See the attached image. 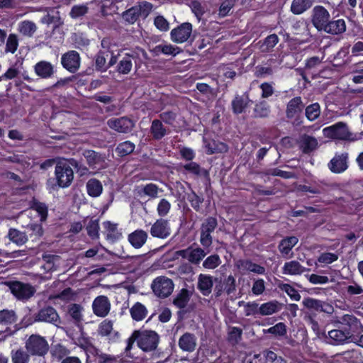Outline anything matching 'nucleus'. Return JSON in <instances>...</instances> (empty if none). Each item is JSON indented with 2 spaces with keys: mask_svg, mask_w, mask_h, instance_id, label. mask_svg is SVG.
<instances>
[{
  "mask_svg": "<svg viewBox=\"0 0 363 363\" xmlns=\"http://www.w3.org/2000/svg\"><path fill=\"white\" fill-rule=\"evenodd\" d=\"M299 145L303 152L308 154L318 147V143L315 137L305 134L301 137Z\"/></svg>",
  "mask_w": 363,
  "mask_h": 363,
  "instance_id": "b1692460",
  "label": "nucleus"
},
{
  "mask_svg": "<svg viewBox=\"0 0 363 363\" xmlns=\"http://www.w3.org/2000/svg\"><path fill=\"white\" fill-rule=\"evenodd\" d=\"M55 174L60 187L69 186L74 179V173L69 160H60L55 166Z\"/></svg>",
  "mask_w": 363,
  "mask_h": 363,
  "instance_id": "20e7f679",
  "label": "nucleus"
},
{
  "mask_svg": "<svg viewBox=\"0 0 363 363\" xmlns=\"http://www.w3.org/2000/svg\"><path fill=\"white\" fill-rule=\"evenodd\" d=\"M35 322H45L58 325L61 320L57 311L52 306H48L40 309L37 313H35V319L30 320L29 323H34Z\"/></svg>",
  "mask_w": 363,
  "mask_h": 363,
  "instance_id": "6e6552de",
  "label": "nucleus"
},
{
  "mask_svg": "<svg viewBox=\"0 0 363 363\" xmlns=\"http://www.w3.org/2000/svg\"><path fill=\"white\" fill-rule=\"evenodd\" d=\"M88 194L92 197H97L102 193L103 186L99 180L91 179L86 183Z\"/></svg>",
  "mask_w": 363,
  "mask_h": 363,
  "instance_id": "ea45409f",
  "label": "nucleus"
},
{
  "mask_svg": "<svg viewBox=\"0 0 363 363\" xmlns=\"http://www.w3.org/2000/svg\"><path fill=\"white\" fill-rule=\"evenodd\" d=\"M107 125L120 133H128L135 127V122L127 116L111 118L107 121Z\"/></svg>",
  "mask_w": 363,
  "mask_h": 363,
  "instance_id": "1a4fd4ad",
  "label": "nucleus"
},
{
  "mask_svg": "<svg viewBox=\"0 0 363 363\" xmlns=\"http://www.w3.org/2000/svg\"><path fill=\"white\" fill-rule=\"evenodd\" d=\"M348 154L335 155L328 164L329 169L335 174H340L348 168Z\"/></svg>",
  "mask_w": 363,
  "mask_h": 363,
  "instance_id": "f3484780",
  "label": "nucleus"
},
{
  "mask_svg": "<svg viewBox=\"0 0 363 363\" xmlns=\"http://www.w3.org/2000/svg\"><path fill=\"white\" fill-rule=\"evenodd\" d=\"M151 287L155 296L160 298H164L172 293L174 283L169 278L158 277L154 279Z\"/></svg>",
  "mask_w": 363,
  "mask_h": 363,
  "instance_id": "0eeeda50",
  "label": "nucleus"
},
{
  "mask_svg": "<svg viewBox=\"0 0 363 363\" xmlns=\"http://www.w3.org/2000/svg\"><path fill=\"white\" fill-rule=\"evenodd\" d=\"M336 328L328 331V342L330 345H340L350 342L352 332L354 333L357 327V318L353 315L345 314L335 321Z\"/></svg>",
  "mask_w": 363,
  "mask_h": 363,
  "instance_id": "f257e3e1",
  "label": "nucleus"
},
{
  "mask_svg": "<svg viewBox=\"0 0 363 363\" xmlns=\"http://www.w3.org/2000/svg\"><path fill=\"white\" fill-rule=\"evenodd\" d=\"M17 321V315L13 310H0V324L11 325Z\"/></svg>",
  "mask_w": 363,
  "mask_h": 363,
  "instance_id": "a19ab883",
  "label": "nucleus"
},
{
  "mask_svg": "<svg viewBox=\"0 0 363 363\" xmlns=\"http://www.w3.org/2000/svg\"><path fill=\"white\" fill-rule=\"evenodd\" d=\"M179 347L186 352H193L197 346V338L194 333H184L179 339Z\"/></svg>",
  "mask_w": 363,
  "mask_h": 363,
  "instance_id": "a211bd4d",
  "label": "nucleus"
},
{
  "mask_svg": "<svg viewBox=\"0 0 363 363\" xmlns=\"http://www.w3.org/2000/svg\"><path fill=\"white\" fill-rule=\"evenodd\" d=\"M192 32V25L190 23H183L178 27L172 30L171 40L177 43L186 42Z\"/></svg>",
  "mask_w": 363,
  "mask_h": 363,
  "instance_id": "ddd939ff",
  "label": "nucleus"
},
{
  "mask_svg": "<svg viewBox=\"0 0 363 363\" xmlns=\"http://www.w3.org/2000/svg\"><path fill=\"white\" fill-rule=\"evenodd\" d=\"M322 301H323L308 297L303 299V304L309 310L320 312Z\"/></svg>",
  "mask_w": 363,
  "mask_h": 363,
  "instance_id": "bf43d9fd",
  "label": "nucleus"
},
{
  "mask_svg": "<svg viewBox=\"0 0 363 363\" xmlns=\"http://www.w3.org/2000/svg\"><path fill=\"white\" fill-rule=\"evenodd\" d=\"M137 342L138 347L143 352H152L157 349L160 342L159 334L152 330H144L142 328L134 330L126 340V346L124 354L130 357V351L133 346Z\"/></svg>",
  "mask_w": 363,
  "mask_h": 363,
  "instance_id": "f03ea898",
  "label": "nucleus"
},
{
  "mask_svg": "<svg viewBox=\"0 0 363 363\" xmlns=\"http://www.w3.org/2000/svg\"><path fill=\"white\" fill-rule=\"evenodd\" d=\"M147 238V233L143 230H137L128 235V240L135 248H140Z\"/></svg>",
  "mask_w": 363,
  "mask_h": 363,
  "instance_id": "bb28decb",
  "label": "nucleus"
},
{
  "mask_svg": "<svg viewBox=\"0 0 363 363\" xmlns=\"http://www.w3.org/2000/svg\"><path fill=\"white\" fill-rule=\"evenodd\" d=\"M357 323L359 327H357V330H355L354 333L352 332L350 342H354L357 344L359 346L363 347V326L357 318Z\"/></svg>",
  "mask_w": 363,
  "mask_h": 363,
  "instance_id": "4d7b16f0",
  "label": "nucleus"
},
{
  "mask_svg": "<svg viewBox=\"0 0 363 363\" xmlns=\"http://www.w3.org/2000/svg\"><path fill=\"white\" fill-rule=\"evenodd\" d=\"M107 51L100 50L95 57V67L96 69L99 71H106L107 67H106V59L108 56Z\"/></svg>",
  "mask_w": 363,
  "mask_h": 363,
  "instance_id": "5fc2aeb1",
  "label": "nucleus"
},
{
  "mask_svg": "<svg viewBox=\"0 0 363 363\" xmlns=\"http://www.w3.org/2000/svg\"><path fill=\"white\" fill-rule=\"evenodd\" d=\"M155 52H162L166 55L176 56L177 54L182 52V50L177 46L172 45H159L155 48Z\"/></svg>",
  "mask_w": 363,
  "mask_h": 363,
  "instance_id": "49530a36",
  "label": "nucleus"
},
{
  "mask_svg": "<svg viewBox=\"0 0 363 363\" xmlns=\"http://www.w3.org/2000/svg\"><path fill=\"white\" fill-rule=\"evenodd\" d=\"M251 100L247 94L242 95H235L231 101L232 111L235 114H240L245 112V109L249 106Z\"/></svg>",
  "mask_w": 363,
  "mask_h": 363,
  "instance_id": "6ab92c4d",
  "label": "nucleus"
},
{
  "mask_svg": "<svg viewBox=\"0 0 363 363\" xmlns=\"http://www.w3.org/2000/svg\"><path fill=\"white\" fill-rule=\"evenodd\" d=\"M103 225L106 230L108 240L115 242L121 238V233L118 230L117 224L106 221L103 223Z\"/></svg>",
  "mask_w": 363,
  "mask_h": 363,
  "instance_id": "e433bc0d",
  "label": "nucleus"
},
{
  "mask_svg": "<svg viewBox=\"0 0 363 363\" xmlns=\"http://www.w3.org/2000/svg\"><path fill=\"white\" fill-rule=\"evenodd\" d=\"M61 63L64 68L72 73L78 70L80 66V57L77 51L72 50L64 54L61 58Z\"/></svg>",
  "mask_w": 363,
  "mask_h": 363,
  "instance_id": "2eb2a0df",
  "label": "nucleus"
},
{
  "mask_svg": "<svg viewBox=\"0 0 363 363\" xmlns=\"http://www.w3.org/2000/svg\"><path fill=\"white\" fill-rule=\"evenodd\" d=\"M6 285L18 300H28L35 293V289L33 286L19 281H9Z\"/></svg>",
  "mask_w": 363,
  "mask_h": 363,
  "instance_id": "423d86ee",
  "label": "nucleus"
},
{
  "mask_svg": "<svg viewBox=\"0 0 363 363\" xmlns=\"http://www.w3.org/2000/svg\"><path fill=\"white\" fill-rule=\"evenodd\" d=\"M34 71L39 77L49 79L53 76L55 68L50 62L42 60L35 65Z\"/></svg>",
  "mask_w": 363,
  "mask_h": 363,
  "instance_id": "aec40b11",
  "label": "nucleus"
},
{
  "mask_svg": "<svg viewBox=\"0 0 363 363\" xmlns=\"http://www.w3.org/2000/svg\"><path fill=\"white\" fill-rule=\"evenodd\" d=\"M140 15V9L133 6L123 13V19L129 23H134Z\"/></svg>",
  "mask_w": 363,
  "mask_h": 363,
  "instance_id": "3c124183",
  "label": "nucleus"
},
{
  "mask_svg": "<svg viewBox=\"0 0 363 363\" xmlns=\"http://www.w3.org/2000/svg\"><path fill=\"white\" fill-rule=\"evenodd\" d=\"M325 137L340 140H352V133L349 130L347 125L344 122H338L333 125L323 128Z\"/></svg>",
  "mask_w": 363,
  "mask_h": 363,
  "instance_id": "39448f33",
  "label": "nucleus"
},
{
  "mask_svg": "<svg viewBox=\"0 0 363 363\" xmlns=\"http://www.w3.org/2000/svg\"><path fill=\"white\" fill-rule=\"evenodd\" d=\"M171 208L170 203L165 199H162L160 200L157 207V211L160 216L163 217L168 214Z\"/></svg>",
  "mask_w": 363,
  "mask_h": 363,
  "instance_id": "69168bd1",
  "label": "nucleus"
},
{
  "mask_svg": "<svg viewBox=\"0 0 363 363\" xmlns=\"http://www.w3.org/2000/svg\"><path fill=\"white\" fill-rule=\"evenodd\" d=\"M279 42V38L276 34H272L267 36L262 44L260 45V49L262 52H269Z\"/></svg>",
  "mask_w": 363,
  "mask_h": 363,
  "instance_id": "603ef678",
  "label": "nucleus"
},
{
  "mask_svg": "<svg viewBox=\"0 0 363 363\" xmlns=\"http://www.w3.org/2000/svg\"><path fill=\"white\" fill-rule=\"evenodd\" d=\"M148 311L145 305L140 302H135L130 308V314L132 319L139 322L145 318L147 315Z\"/></svg>",
  "mask_w": 363,
  "mask_h": 363,
  "instance_id": "393cba45",
  "label": "nucleus"
},
{
  "mask_svg": "<svg viewBox=\"0 0 363 363\" xmlns=\"http://www.w3.org/2000/svg\"><path fill=\"white\" fill-rule=\"evenodd\" d=\"M93 313L98 317L104 318L110 312L111 302L104 295L96 296L92 303Z\"/></svg>",
  "mask_w": 363,
  "mask_h": 363,
  "instance_id": "4468645a",
  "label": "nucleus"
},
{
  "mask_svg": "<svg viewBox=\"0 0 363 363\" xmlns=\"http://www.w3.org/2000/svg\"><path fill=\"white\" fill-rule=\"evenodd\" d=\"M88 10L89 9L86 5H75L72 6L69 15L72 18H78L86 14Z\"/></svg>",
  "mask_w": 363,
  "mask_h": 363,
  "instance_id": "680f3d73",
  "label": "nucleus"
},
{
  "mask_svg": "<svg viewBox=\"0 0 363 363\" xmlns=\"http://www.w3.org/2000/svg\"><path fill=\"white\" fill-rule=\"evenodd\" d=\"M113 321L108 319L104 320L99 325L98 333L102 337L111 335L113 330Z\"/></svg>",
  "mask_w": 363,
  "mask_h": 363,
  "instance_id": "864d4df0",
  "label": "nucleus"
},
{
  "mask_svg": "<svg viewBox=\"0 0 363 363\" xmlns=\"http://www.w3.org/2000/svg\"><path fill=\"white\" fill-rule=\"evenodd\" d=\"M133 63L131 60L125 56L119 62L117 67V71L121 74H127L131 71Z\"/></svg>",
  "mask_w": 363,
  "mask_h": 363,
  "instance_id": "13d9d810",
  "label": "nucleus"
},
{
  "mask_svg": "<svg viewBox=\"0 0 363 363\" xmlns=\"http://www.w3.org/2000/svg\"><path fill=\"white\" fill-rule=\"evenodd\" d=\"M99 225L97 220H91L87 226L86 230L88 235L92 238L95 239L99 237Z\"/></svg>",
  "mask_w": 363,
  "mask_h": 363,
  "instance_id": "774afa93",
  "label": "nucleus"
},
{
  "mask_svg": "<svg viewBox=\"0 0 363 363\" xmlns=\"http://www.w3.org/2000/svg\"><path fill=\"white\" fill-rule=\"evenodd\" d=\"M280 310V304L277 301H268L259 306V315H269Z\"/></svg>",
  "mask_w": 363,
  "mask_h": 363,
  "instance_id": "58836bf2",
  "label": "nucleus"
},
{
  "mask_svg": "<svg viewBox=\"0 0 363 363\" xmlns=\"http://www.w3.org/2000/svg\"><path fill=\"white\" fill-rule=\"evenodd\" d=\"M320 115V106L318 103H313L305 108V116L309 121H314Z\"/></svg>",
  "mask_w": 363,
  "mask_h": 363,
  "instance_id": "37998d69",
  "label": "nucleus"
},
{
  "mask_svg": "<svg viewBox=\"0 0 363 363\" xmlns=\"http://www.w3.org/2000/svg\"><path fill=\"white\" fill-rule=\"evenodd\" d=\"M82 347L86 354V361L89 359L91 363H106L108 360H115L113 356L104 353L91 344Z\"/></svg>",
  "mask_w": 363,
  "mask_h": 363,
  "instance_id": "9b49d317",
  "label": "nucleus"
},
{
  "mask_svg": "<svg viewBox=\"0 0 363 363\" xmlns=\"http://www.w3.org/2000/svg\"><path fill=\"white\" fill-rule=\"evenodd\" d=\"M359 353L356 350H347L340 354H337L331 361H338L340 363H357Z\"/></svg>",
  "mask_w": 363,
  "mask_h": 363,
  "instance_id": "7c9ffc66",
  "label": "nucleus"
},
{
  "mask_svg": "<svg viewBox=\"0 0 363 363\" xmlns=\"http://www.w3.org/2000/svg\"><path fill=\"white\" fill-rule=\"evenodd\" d=\"M25 348L31 356L44 357L49 351V345L45 337L32 334L26 340Z\"/></svg>",
  "mask_w": 363,
  "mask_h": 363,
  "instance_id": "7ed1b4c3",
  "label": "nucleus"
},
{
  "mask_svg": "<svg viewBox=\"0 0 363 363\" xmlns=\"http://www.w3.org/2000/svg\"><path fill=\"white\" fill-rule=\"evenodd\" d=\"M82 306L78 303H71L68 306L67 313L77 326L81 324L82 320Z\"/></svg>",
  "mask_w": 363,
  "mask_h": 363,
  "instance_id": "f704fd0d",
  "label": "nucleus"
},
{
  "mask_svg": "<svg viewBox=\"0 0 363 363\" xmlns=\"http://www.w3.org/2000/svg\"><path fill=\"white\" fill-rule=\"evenodd\" d=\"M36 24L28 20L23 21L18 23V31L23 36L31 38L37 31Z\"/></svg>",
  "mask_w": 363,
  "mask_h": 363,
  "instance_id": "c85d7f7f",
  "label": "nucleus"
},
{
  "mask_svg": "<svg viewBox=\"0 0 363 363\" xmlns=\"http://www.w3.org/2000/svg\"><path fill=\"white\" fill-rule=\"evenodd\" d=\"M279 288L284 291L291 300L298 301L301 299V295L298 291L289 284L281 283L279 284Z\"/></svg>",
  "mask_w": 363,
  "mask_h": 363,
  "instance_id": "de8ad7c7",
  "label": "nucleus"
},
{
  "mask_svg": "<svg viewBox=\"0 0 363 363\" xmlns=\"http://www.w3.org/2000/svg\"><path fill=\"white\" fill-rule=\"evenodd\" d=\"M305 106L301 96H296L291 99L286 104V117L289 119H295L293 124L298 125V117L302 113Z\"/></svg>",
  "mask_w": 363,
  "mask_h": 363,
  "instance_id": "9d476101",
  "label": "nucleus"
},
{
  "mask_svg": "<svg viewBox=\"0 0 363 363\" xmlns=\"http://www.w3.org/2000/svg\"><path fill=\"white\" fill-rule=\"evenodd\" d=\"M31 208L37 211L40 216V221H45L48 217V206L45 203L33 201L31 205Z\"/></svg>",
  "mask_w": 363,
  "mask_h": 363,
  "instance_id": "6e6d98bb",
  "label": "nucleus"
},
{
  "mask_svg": "<svg viewBox=\"0 0 363 363\" xmlns=\"http://www.w3.org/2000/svg\"><path fill=\"white\" fill-rule=\"evenodd\" d=\"M217 225V220L213 217H208L202 223L201 230L211 233L216 229Z\"/></svg>",
  "mask_w": 363,
  "mask_h": 363,
  "instance_id": "0e129e2a",
  "label": "nucleus"
},
{
  "mask_svg": "<svg viewBox=\"0 0 363 363\" xmlns=\"http://www.w3.org/2000/svg\"><path fill=\"white\" fill-rule=\"evenodd\" d=\"M135 144L130 141L120 143L116 150L119 156L123 157L132 153L135 150Z\"/></svg>",
  "mask_w": 363,
  "mask_h": 363,
  "instance_id": "09e8293b",
  "label": "nucleus"
},
{
  "mask_svg": "<svg viewBox=\"0 0 363 363\" xmlns=\"http://www.w3.org/2000/svg\"><path fill=\"white\" fill-rule=\"evenodd\" d=\"M83 155L86 158L89 166H94L101 161L100 155L94 150H85Z\"/></svg>",
  "mask_w": 363,
  "mask_h": 363,
  "instance_id": "e2e57ef3",
  "label": "nucleus"
},
{
  "mask_svg": "<svg viewBox=\"0 0 363 363\" xmlns=\"http://www.w3.org/2000/svg\"><path fill=\"white\" fill-rule=\"evenodd\" d=\"M313 4V0H293L291 11L294 14L299 15L310 9Z\"/></svg>",
  "mask_w": 363,
  "mask_h": 363,
  "instance_id": "473e14b6",
  "label": "nucleus"
},
{
  "mask_svg": "<svg viewBox=\"0 0 363 363\" xmlns=\"http://www.w3.org/2000/svg\"><path fill=\"white\" fill-rule=\"evenodd\" d=\"M184 168L185 169V170H186L191 173H193L196 175L207 176L208 174L206 169H201L197 163L194 162H191L190 163H188V164L184 165Z\"/></svg>",
  "mask_w": 363,
  "mask_h": 363,
  "instance_id": "052dcab7",
  "label": "nucleus"
},
{
  "mask_svg": "<svg viewBox=\"0 0 363 363\" xmlns=\"http://www.w3.org/2000/svg\"><path fill=\"white\" fill-rule=\"evenodd\" d=\"M213 285L212 277L210 275L200 274L198 281V289L204 296H208Z\"/></svg>",
  "mask_w": 363,
  "mask_h": 363,
  "instance_id": "cd10ccee",
  "label": "nucleus"
},
{
  "mask_svg": "<svg viewBox=\"0 0 363 363\" xmlns=\"http://www.w3.org/2000/svg\"><path fill=\"white\" fill-rule=\"evenodd\" d=\"M136 191L138 196L141 198L147 196L152 199L158 198L159 194L163 191L162 189H160L153 183H149L144 186H138Z\"/></svg>",
  "mask_w": 363,
  "mask_h": 363,
  "instance_id": "412c9836",
  "label": "nucleus"
},
{
  "mask_svg": "<svg viewBox=\"0 0 363 363\" xmlns=\"http://www.w3.org/2000/svg\"><path fill=\"white\" fill-rule=\"evenodd\" d=\"M330 19V14L323 6H315L312 11V23L319 31H322Z\"/></svg>",
  "mask_w": 363,
  "mask_h": 363,
  "instance_id": "f8f14e48",
  "label": "nucleus"
},
{
  "mask_svg": "<svg viewBox=\"0 0 363 363\" xmlns=\"http://www.w3.org/2000/svg\"><path fill=\"white\" fill-rule=\"evenodd\" d=\"M30 354L26 350L22 348L17 350H12L11 351V358L12 363H29L30 359Z\"/></svg>",
  "mask_w": 363,
  "mask_h": 363,
  "instance_id": "c9c22d12",
  "label": "nucleus"
},
{
  "mask_svg": "<svg viewBox=\"0 0 363 363\" xmlns=\"http://www.w3.org/2000/svg\"><path fill=\"white\" fill-rule=\"evenodd\" d=\"M51 356L54 359L60 362L69 356L70 350L61 343L55 345L50 351Z\"/></svg>",
  "mask_w": 363,
  "mask_h": 363,
  "instance_id": "2f4dec72",
  "label": "nucleus"
},
{
  "mask_svg": "<svg viewBox=\"0 0 363 363\" xmlns=\"http://www.w3.org/2000/svg\"><path fill=\"white\" fill-rule=\"evenodd\" d=\"M234 6V2L233 0H225L223 1L218 9V16L220 18L226 16L230 10Z\"/></svg>",
  "mask_w": 363,
  "mask_h": 363,
  "instance_id": "338daca9",
  "label": "nucleus"
},
{
  "mask_svg": "<svg viewBox=\"0 0 363 363\" xmlns=\"http://www.w3.org/2000/svg\"><path fill=\"white\" fill-rule=\"evenodd\" d=\"M114 255H117L120 257L125 258L126 262L128 263L129 269L130 271H135L140 265L145 262V255H133V256H123L125 251H118L120 254L113 252L112 251H107Z\"/></svg>",
  "mask_w": 363,
  "mask_h": 363,
  "instance_id": "4be33fe9",
  "label": "nucleus"
},
{
  "mask_svg": "<svg viewBox=\"0 0 363 363\" xmlns=\"http://www.w3.org/2000/svg\"><path fill=\"white\" fill-rule=\"evenodd\" d=\"M150 234L152 237L164 239L171 234V228L167 220L157 219L150 228Z\"/></svg>",
  "mask_w": 363,
  "mask_h": 363,
  "instance_id": "dca6fc26",
  "label": "nucleus"
},
{
  "mask_svg": "<svg viewBox=\"0 0 363 363\" xmlns=\"http://www.w3.org/2000/svg\"><path fill=\"white\" fill-rule=\"evenodd\" d=\"M9 238L10 240L16 243L17 245H22L28 240L26 235L16 229L9 230Z\"/></svg>",
  "mask_w": 363,
  "mask_h": 363,
  "instance_id": "a18cd8bd",
  "label": "nucleus"
},
{
  "mask_svg": "<svg viewBox=\"0 0 363 363\" xmlns=\"http://www.w3.org/2000/svg\"><path fill=\"white\" fill-rule=\"evenodd\" d=\"M345 30L346 24L343 19H337L335 21H330V19L322 31L331 35H339L343 33Z\"/></svg>",
  "mask_w": 363,
  "mask_h": 363,
  "instance_id": "5701e85b",
  "label": "nucleus"
},
{
  "mask_svg": "<svg viewBox=\"0 0 363 363\" xmlns=\"http://www.w3.org/2000/svg\"><path fill=\"white\" fill-rule=\"evenodd\" d=\"M125 56L131 60H133L135 67H140V64L147 59V52L142 48H136L129 53H126Z\"/></svg>",
  "mask_w": 363,
  "mask_h": 363,
  "instance_id": "4c0bfd02",
  "label": "nucleus"
},
{
  "mask_svg": "<svg viewBox=\"0 0 363 363\" xmlns=\"http://www.w3.org/2000/svg\"><path fill=\"white\" fill-rule=\"evenodd\" d=\"M18 38L17 35L11 33L10 34L6 40L5 52L13 54L18 49Z\"/></svg>",
  "mask_w": 363,
  "mask_h": 363,
  "instance_id": "8fccbe9b",
  "label": "nucleus"
},
{
  "mask_svg": "<svg viewBox=\"0 0 363 363\" xmlns=\"http://www.w3.org/2000/svg\"><path fill=\"white\" fill-rule=\"evenodd\" d=\"M303 267L297 261H290L284 264L283 267V273L284 274H298L303 272Z\"/></svg>",
  "mask_w": 363,
  "mask_h": 363,
  "instance_id": "79ce46f5",
  "label": "nucleus"
},
{
  "mask_svg": "<svg viewBox=\"0 0 363 363\" xmlns=\"http://www.w3.org/2000/svg\"><path fill=\"white\" fill-rule=\"evenodd\" d=\"M176 253L184 258L187 257L194 264H199L207 254L206 251H176Z\"/></svg>",
  "mask_w": 363,
  "mask_h": 363,
  "instance_id": "72a5a7b5",
  "label": "nucleus"
},
{
  "mask_svg": "<svg viewBox=\"0 0 363 363\" xmlns=\"http://www.w3.org/2000/svg\"><path fill=\"white\" fill-rule=\"evenodd\" d=\"M270 112V106L266 101H261L257 104L253 111L255 118H267Z\"/></svg>",
  "mask_w": 363,
  "mask_h": 363,
  "instance_id": "c03bdc74",
  "label": "nucleus"
},
{
  "mask_svg": "<svg viewBox=\"0 0 363 363\" xmlns=\"http://www.w3.org/2000/svg\"><path fill=\"white\" fill-rule=\"evenodd\" d=\"M169 133L160 120L155 119L150 126V133L155 140H161Z\"/></svg>",
  "mask_w": 363,
  "mask_h": 363,
  "instance_id": "a878e982",
  "label": "nucleus"
},
{
  "mask_svg": "<svg viewBox=\"0 0 363 363\" xmlns=\"http://www.w3.org/2000/svg\"><path fill=\"white\" fill-rule=\"evenodd\" d=\"M191 295L192 291L185 288L182 289L178 293V294L176 296V297L174 298V305L179 309L184 308L188 304Z\"/></svg>",
  "mask_w": 363,
  "mask_h": 363,
  "instance_id": "c756f323",
  "label": "nucleus"
}]
</instances>
